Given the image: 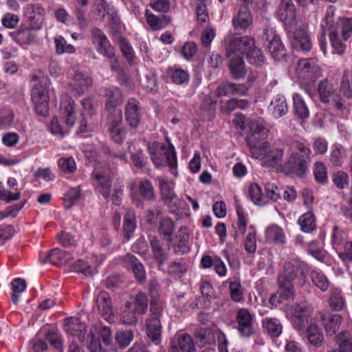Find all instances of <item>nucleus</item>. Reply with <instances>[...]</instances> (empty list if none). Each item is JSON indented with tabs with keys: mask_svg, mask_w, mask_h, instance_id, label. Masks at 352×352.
<instances>
[{
	"mask_svg": "<svg viewBox=\"0 0 352 352\" xmlns=\"http://www.w3.org/2000/svg\"><path fill=\"white\" fill-rule=\"evenodd\" d=\"M295 151H292L281 166V172L286 175H296L303 177L310 164L311 150L303 143L295 141L292 143Z\"/></svg>",
	"mask_w": 352,
	"mask_h": 352,
	"instance_id": "f257e3e1",
	"label": "nucleus"
},
{
	"mask_svg": "<svg viewBox=\"0 0 352 352\" xmlns=\"http://www.w3.org/2000/svg\"><path fill=\"white\" fill-rule=\"evenodd\" d=\"M32 82L33 85L31 96L35 105V110L38 115L45 117L49 113V98L47 90L48 78L44 75H34L32 77Z\"/></svg>",
	"mask_w": 352,
	"mask_h": 352,
	"instance_id": "f03ea898",
	"label": "nucleus"
},
{
	"mask_svg": "<svg viewBox=\"0 0 352 352\" xmlns=\"http://www.w3.org/2000/svg\"><path fill=\"white\" fill-rule=\"evenodd\" d=\"M91 34L93 43L97 44L96 50L98 52L108 60L111 70L114 72H119L120 67L116 56L114 48L110 44L106 35L98 28H93Z\"/></svg>",
	"mask_w": 352,
	"mask_h": 352,
	"instance_id": "7ed1b4c3",
	"label": "nucleus"
},
{
	"mask_svg": "<svg viewBox=\"0 0 352 352\" xmlns=\"http://www.w3.org/2000/svg\"><path fill=\"white\" fill-rule=\"evenodd\" d=\"M149 153L156 167L168 166L171 169L177 168V155L173 145L166 146L157 144L156 148H149Z\"/></svg>",
	"mask_w": 352,
	"mask_h": 352,
	"instance_id": "20e7f679",
	"label": "nucleus"
},
{
	"mask_svg": "<svg viewBox=\"0 0 352 352\" xmlns=\"http://www.w3.org/2000/svg\"><path fill=\"white\" fill-rule=\"evenodd\" d=\"M225 45L228 57L243 56L248 47L253 46V38L247 36H229L225 39Z\"/></svg>",
	"mask_w": 352,
	"mask_h": 352,
	"instance_id": "39448f33",
	"label": "nucleus"
},
{
	"mask_svg": "<svg viewBox=\"0 0 352 352\" xmlns=\"http://www.w3.org/2000/svg\"><path fill=\"white\" fill-rule=\"evenodd\" d=\"M111 168L108 164L97 163L92 177L98 184V190L106 199H110L111 180L110 178Z\"/></svg>",
	"mask_w": 352,
	"mask_h": 352,
	"instance_id": "423d86ee",
	"label": "nucleus"
},
{
	"mask_svg": "<svg viewBox=\"0 0 352 352\" xmlns=\"http://www.w3.org/2000/svg\"><path fill=\"white\" fill-rule=\"evenodd\" d=\"M286 32L294 49L302 52H309L311 49L310 36L304 28H292Z\"/></svg>",
	"mask_w": 352,
	"mask_h": 352,
	"instance_id": "0eeeda50",
	"label": "nucleus"
},
{
	"mask_svg": "<svg viewBox=\"0 0 352 352\" xmlns=\"http://www.w3.org/2000/svg\"><path fill=\"white\" fill-rule=\"evenodd\" d=\"M152 315L146 321V334L153 343L157 345L161 342L162 324L159 316L161 309L151 305Z\"/></svg>",
	"mask_w": 352,
	"mask_h": 352,
	"instance_id": "6e6552de",
	"label": "nucleus"
},
{
	"mask_svg": "<svg viewBox=\"0 0 352 352\" xmlns=\"http://www.w3.org/2000/svg\"><path fill=\"white\" fill-rule=\"evenodd\" d=\"M277 279L294 283L302 286L306 282V275L299 265L294 264L289 261L285 262L283 272L278 275Z\"/></svg>",
	"mask_w": 352,
	"mask_h": 352,
	"instance_id": "1a4fd4ad",
	"label": "nucleus"
},
{
	"mask_svg": "<svg viewBox=\"0 0 352 352\" xmlns=\"http://www.w3.org/2000/svg\"><path fill=\"white\" fill-rule=\"evenodd\" d=\"M259 153V157L264 159L263 164L268 167L276 168L281 171V166L284 162L283 150L282 148H272L269 144L263 146Z\"/></svg>",
	"mask_w": 352,
	"mask_h": 352,
	"instance_id": "9d476101",
	"label": "nucleus"
},
{
	"mask_svg": "<svg viewBox=\"0 0 352 352\" xmlns=\"http://www.w3.org/2000/svg\"><path fill=\"white\" fill-rule=\"evenodd\" d=\"M254 314L247 309L242 308L238 310L236 316L237 330L242 337L249 338L255 332L253 322Z\"/></svg>",
	"mask_w": 352,
	"mask_h": 352,
	"instance_id": "9b49d317",
	"label": "nucleus"
},
{
	"mask_svg": "<svg viewBox=\"0 0 352 352\" xmlns=\"http://www.w3.org/2000/svg\"><path fill=\"white\" fill-rule=\"evenodd\" d=\"M277 17L283 23L286 31L296 26V9L292 0H281Z\"/></svg>",
	"mask_w": 352,
	"mask_h": 352,
	"instance_id": "f8f14e48",
	"label": "nucleus"
},
{
	"mask_svg": "<svg viewBox=\"0 0 352 352\" xmlns=\"http://www.w3.org/2000/svg\"><path fill=\"white\" fill-rule=\"evenodd\" d=\"M45 14V9L39 3H28L25 7L24 17L30 29L39 30L41 28Z\"/></svg>",
	"mask_w": 352,
	"mask_h": 352,
	"instance_id": "ddd939ff",
	"label": "nucleus"
},
{
	"mask_svg": "<svg viewBox=\"0 0 352 352\" xmlns=\"http://www.w3.org/2000/svg\"><path fill=\"white\" fill-rule=\"evenodd\" d=\"M318 91L320 100L324 103H329L331 100L338 109L343 107V102L338 96L336 94V89L331 82L325 79L320 82Z\"/></svg>",
	"mask_w": 352,
	"mask_h": 352,
	"instance_id": "4468645a",
	"label": "nucleus"
},
{
	"mask_svg": "<svg viewBox=\"0 0 352 352\" xmlns=\"http://www.w3.org/2000/svg\"><path fill=\"white\" fill-rule=\"evenodd\" d=\"M157 179L159 182L162 200L164 201V204L167 205L169 208H176L179 199L174 192V183L165 180L160 177H158Z\"/></svg>",
	"mask_w": 352,
	"mask_h": 352,
	"instance_id": "2eb2a0df",
	"label": "nucleus"
},
{
	"mask_svg": "<svg viewBox=\"0 0 352 352\" xmlns=\"http://www.w3.org/2000/svg\"><path fill=\"white\" fill-rule=\"evenodd\" d=\"M342 18L336 16V8L333 6L327 7L324 19L320 23L322 36L326 33L329 35L337 34L340 25V19Z\"/></svg>",
	"mask_w": 352,
	"mask_h": 352,
	"instance_id": "dca6fc26",
	"label": "nucleus"
},
{
	"mask_svg": "<svg viewBox=\"0 0 352 352\" xmlns=\"http://www.w3.org/2000/svg\"><path fill=\"white\" fill-rule=\"evenodd\" d=\"M296 69L309 82H314L320 76V69L314 59L300 60Z\"/></svg>",
	"mask_w": 352,
	"mask_h": 352,
	"instance_id": "f3484780",
	"label": "nucleus"
},
{
	"mask_svg": "<svg viewBox=\"0 0 352 352\" xmlns=\"http://www.w3.org/2000/svg\"><path fill=\"white\" fill-rule=\"evenodd\" d=\"M96 302L101 317L108 322L113 321L114 311L109 295L105 292H101L98 295Z\"/></svg>",
	"mask_w": 352,
	"mask_h": 352,
	"instance_id": "a211bd4d",
	"label": "nucleus"
},
{
	"mask_svg": "<svg viewBox=\"0 0 352 352\" xmlns=\"http://www.w3.org/2000/svg\"><path fill=\"white\" fill-rule=\"evenodd\" d=\"M126 121L131 127L136 128L140 120V103L135 98L128 99L125 105Z\"/></svg>",
	"mask_w": 352,
	"mask_h": 352,
	"instance_id": "6ab92c4d",
	"label": "nucleus"
},
{
	"mask_svg": "<svg viewBox=\"0 0 352 352\" xmlns=\"http://www.w3.org/2000/svg\"><path fill=\"white\" fill-rule=\"evenodd\" d=\"M320 320L327 336L336 335L342 323V317L336 314L321 313Z\"/></svg>",
	"mask_w": 352,
	"mask_h": 352,
	"instance_id": "aec40b11",
	"label": "nucleus"
},
{
	"mask_svg": "<svg viewBox=\"0 0 352 352\" xmlns=\"http://www.w3.org/2000/svg\"><path fill=\"white\" fill-rule=\"evenodd\" d=\"M87 326L78 318L71 317L65 320V330L74 337L78 338L80 342L85 340Z\"/></svg>",
	"mask_w": 352,
	"mask_h": 352,
	"instance_id": "412c9836",
	"label": "nucleus"
},
{
	"mask_svg": "<svg viewBox=\"0 0 352 352\" xmlns=\"http://www.w3.org/2000/svg\"><path fill=\"white\" fill-rule=\"evenodd\" d=\"M240 6L237 14L232 19V24L235 30L240 31L248 28L252 23L250 9L246 2Z\"/></svg>",
	"mask_w": 352,
	"mask_h": 352,
	"instance_id": "4be33fe9",
	"label": "nucleus"
},
{
	"mask_svg": "<svg viewBox=\"0 0 352 352\" xmlns=\"http://www.w3.org/2000/svg\"><path fill=\"white\" fill-rule=\"evenodd\" d=\"M123 261L126 266L132 270L136 280L143 283L146 279V272L143 264L133 254H126Z\"/></svg>",
	"mask_w": 352,
	"mask_h": 352,
	"instance_id": "5701e85b",
	"label": "nucleus"
},
{
	"mask_svg": "<svg viewBox=\"0 0 352 352\" xmlns=\"http://www.w3.org/2000/svg\"><path fill=\"white\" fill-rule=\"evenodd\" d=\"M268 111L274 118H279L285 116L288 112V105L284 96L276 95L272 100Z\"/></svg>",
	"mask_w": 352,
	"mask_h": 352,
	"instance_id": "b1692460",
	"label": "nucleus"
},
{
	"mask_svg": "<svg viewBox=\"0 0 352 352\" xmlns=\"http://www.w3.org/2000/svg\"><path fill=\"white\" fill-rule=\"evenodd\" d=\"M148 240L151 248L153 258L160 268L164 265L167 260V254L164 250L163 243L157 237L153 236H149Z\"/></svg>",
	"mask_w": 352,
	"mask_h": 352,
	"instance_id": "393cba45",
	"label": "nucleus"
},
{
	"mask_svg": "<svg viewBox=\"0 0 352 352\" xmlns=\"http://www.w3.org/2000/svg\"><path fill=\"white\" fill-rule=\"evenodd\" d=\"M92 85V79L83 73L76 71L70 85L72 90L81 95Z\"/></svg>",
	"mask_w": 352,
	"mask_h": 352,
	"instance_id": "a878e982",
	"label": "nucleus"
},
{
	"mask_svg": "<svg viewBox=\"0 0 352 352\" xmlns=\"http://www.w3.org/2000/svg\"><path fill=\"white\" fill-rule=\"evenodd\" d=\"M74 105V101L71 98H64L60 103V111L65 124L70 127L74 125L76 121Z\"/></svg>",
	"mask_w": 352,
	"mask_h": 352,
	"instance_id": "bb28decb",
	"label": "nucleus"
},
{
	"mask_svg": "<svg viewBox=\"0 0 352 352\" xmlns=\"http://www.w3.org/2000/svg\"><path fill=\"white\" fill-rule=\"evenodd\" d=\"M195 346L192 337L188 334L178 336L171 347L170 352H195Z\"/></svg>",
	"mask_w": 352,
	"mask_h": 352,
	"instance_id": "cd10ccee",
	"label": "nucleus"
},
{
	"mask_svg": "<svg viewBox=\"0 0 352 352\" xmlns=\"http://www.w3.org/2000/svg\"><path fill=\"white\" fill-rule=\"evenodd\" d=\"M230 58L229 69L231 76L236 80L245 77L247 69L242 56L228 57Z\"/></svg>",
	"mask_w": 352,
	"mask_h": 352,
	"instance_id": "c85d7f7f",
	"label": "nucleus"
},
{
	"mask_svg": "<svg viewBox=\"0 0 352 352\" xmlns=\"http://www.w3.org/2000/svg\"><path fill=\"white\" fill-rule=\"evenodd\" d=\"M179 232L177 236L178 242L169 243L168 247H172L175 254L183 255L190 251L188 245L189 234L186 231H183L182 229H180Z\"/></svg>",
	"mask_w": 352,
	"mask_h": 352,
	"instance_id": "c756f323",
	"label": "nucleus"
},
{
	"mask_svg": "<svg viewBox=\"0 0 352 352\" xmlns=\"http://www.w3.org/2000/svg\"><path fill=\"white\" fill-rule=\"evenodd\" d=\"M265 136L261 135H248L246 138V142L250 148L251 155L253 157L258 159L259 152L263 146L269 144L267 142L263 141Z\"/></svg>",
	"mask_w": 352,
	"mask_h": 352,
	"instance_id": "7c9ffc66",
	"label": "nucleus"
},
{
	"mask_svg": "<svg viewBox=\"0 0 352 352\" xmlns=\"http://www.w3.org/2000/svg\"><path fill=\"white\" fill-rule=\"evenodd\" d=\"M294 113L302 120L307 119L309 115L308 107L302 96L298 93L293 95Z\"/></svg>",
	"mask_w": 352,
	"mask_h": 352,
	"instance_id": "2f4dec72",
	"label": "nucleus"
},
{
	"mask_svg": "<svg viewBox=\"0 0 352 352\" xmlns=\"http://www.w3.org/2000/svg\"><path fill=\"white\" fill-rule=\"evenodd\" d=\"M71 258L70 254L58 248L51 250L43 260V263L49 262L54 265H61Z\"/></svg>",
	"mask_w": 352,
	"mask_h": 352,
	"instance_id": "473e14b6",
	"label": "nucleus"
},
{
	"mask_svg": "<svg viewBox=\"0 0 352 352\" xmlns=\"http://www.w3.org/2000/svg\"><path fill=\"white\" fill-rule=\"evenodd\" d=\"M104 117L109 129L117 128L122 120V111L117 109H104Z\"/></svg>",
	"mask_w": 352,
	"mask_h": 352,
	"instance_id": "72a5a7b5",
	"label": "nucleus"
},
{
	"mask_svg": "<svg viewBox=\"0 0 352 352\" xmlns=\"http://www.w3.org/2000/svg\"><path fill=\"white\" fill-rule=\"evenodd\" d=\"M139 314L131 305V302H126L120 313L121 322L126 325H135L138 320Z\"/></svg>",
	"mask_w": 352,
	"mask_h": 352,
	"instance_id": "f704fd0d",
	"label": "nucleus"
},
{
	"mask_svg": "<svg viewBox=\"0 0 352 352\" xmlns=\"http://www.w3.org/2000/svg\"><path fill=\"white\" fill-rule=\"evenodd\" d=\"M336 342L338 346V351L349 352L352 350V334L347 331H343L336 335Z\"/></svg>",
	"mask_w": 352,
	"mask_h": 352,
	"instance_id": "c9c22d12",
	"label": "nucleus"
},
{
	"mask_svg": "<svg viewBox=\"0 0 352 352\" xmlns=\"http://www.w3.org/2000/svg\"><path fill=\"white\" fill-rule=\"evenodd\" d=\"M267 240L274 242L278 245H283L286 242V236L283 230L276 226H269L265 232Z\"/></svg>",
	"mask_w": 352,
	"mask_h": 352,
	"instance_id": "e433bc0d",
	"label": "nucleus"
},
{
	"mask_svg": "<svg viewBox=\"0 0 352 352\" xmlns=\"http://www.w3.org/2000/svg\"><path fill=\"white\" fill-rule=\"evenodd\" d=\"M307 337L310 344L319 346L323 342L324 336L319 327L315 323H310L307 329Z\"/></svg>",
	"mask_w": 352,
	"mask_h": 352,
	"instance_id": "4c0bfd02",
	"label": "nucleus"
},
{
	"mask_svg": "<svg viewBox=\"0 0 352 352\" xmlns=\"http://www.w3.org/2000/svg\"><path fill=\"white\" fill-rule=\"evenodd\" d=\"M245 55L246 56L248 62L252 65L259 67L264 64L265 58L261 50L255 46V41L254 39L253 46H251L250 48L248 47Z\"/></svg>",
	"mask_w": 352,
	"mask_h": 352,
	"instance_id": "58836bf2",
	"label": "nucleus"
},
{
	"mask_svg": "<svg viewBox=\"0 0 352 352\" xmlns=\"http://www.w3.org/2000/svg\"><path fill=\"white\" fill-rule=\"evenodd\" d=\"M135 228V211L133 209H127L124 219V234L127 239L131 237Z\"/></svg>",
	"mask_w": 352,
	"mask_h": 352,
	"instance_id": "ea45409f",
	"label": "nucleus"
},
{
	"mask_svg": "<svg viewBox=\"0 0 352 352\" xmlns=\"http://www.w3.org/2000/svg\"><path fill=\"white\" fill-rule=\"evenodd\" d=\"M148 302V300L146 295L142 292H139L134 297L133 301L131 302V305L135 313H138L139 316H142L146 313Z\"/></svg>",
	"mask_w": 352,
	"mask_h": 352,
	"instance_id": "a19ab883",
	"label": "nucleus"
},
{
	"mask_svg": "<svg viewBox=\"0 0 352 352\" xmlns=\"http://www.w3.org/2000/svg\"><path fill=\"white\" fill-rule=\"evenodd\" d=\"M267 48L272 56L276 60H281L286 56V49L280 38L269 43Z\"/></svg>",
	"mask_w": 352,
	"mask_h": 352,
	"instance_id": "79ce46f5",
	"label": "nucleus"
},
{
	"mask_svg": "<svg viewBox=\"0 0 352 352\" xmlns=\"http://www.w3.org/2000/svg\"><path fill=\"white\" fill-rule=\"evenodd\" d=\"M278 281V294L280 298L285 300H293L295 298L296 293L294 289V283L285 282L277 279Z\"/></svg>",
	"mask_w": 352,
	"mask_h": 352,
	"instance_id": "37998d69",
	"label": "nucleus"
},
{
	"mask_svg": "<svg viewBox=\"0 0 352 352\" xmlns=\"http://www.w3.org/2000/svg\"><path fill=\"white\" fill-rule=\"evenodd\" d=\"M138 192L145 200L154 201L156 199L154 187L147 179L141 180L138 184Z\"/></svg>",
	"mask_w": 352,
	"mask_h": 352,
	"instance_id": "c03bdc74",
	"label": "nucleus"
},
{
	"mask_svg": "<svg viewBox=\"0 0 352 352\" xmlns=\"http://www.w3.org/2000/svg\"><path fill=\"white\" fill-rule=\"evenodd\" d=\"M14 41L20 45L29 44L34 40L30 28L21 27L17 30L11 33Z\"/></svg>",
	"mask_w": 352,
	"mask_h": 352,
	"instance_id": "a18cd8bd",
	"label": "nucleus"
},
{
	"mask_svg": "<svg viewBox=\"0 0 352 352\" xmlns=\"http://www.w3.org/2000/svg\"><path fill=\"white\" fill-rule=\"evenodd\" d=\"M264 330L272 337H278L282 332V325L276 318H266L263 320Z\"/></svg>",
	"mask_w": 352,
	"mask_h": 352,
	"instance_id": "49530a36",
	"label": "nucleus"
},
{
	"mask_svg": "<svg viewBox=\"0 0 352 352\" xmlns=\"http://www.w3.org/2000/svg\"><path fill=\"white\" fill-rule=\"evenodd\" d=\"M106 96L107 101L104 109H117V107L123 102L122 94L120 89L117 88L108 90Z\"/></svg>",
	"mask_w": 352,
	"mask_h": 352,
	"instance_id": "de8ad7c7",
	"label": "nucleus"
},
{
	"mask_svg": "<svg viewBox=\"0 0 352 352\" xmlns=\"http://www.w3.org/2000/svg\"><path fill=\"white\" fill-rule=\"evenodd\" d=\"M142 87L150 91L156 92L158 90V85L155 74L152 71H148L140 79Z\"/></svg>",
	"mask_w": 352,
	"mask_h": 352,
	"instance_id": "09e8293b",
	"label": "nucleus"
},
{
	"mask_svg": "<svg viewBox=\"0 0 352 352\" xmlns=\"http://www.w3.org/2000/svg\"><path fill=\"white\" fill-rule=\"evenodd\" d=\"M298 223L302 230L307 233L314 231L316 227L315 217L311 212L301 215L298 219Z\"/></svg>",
	"mask_w": 352,
	"mask_h": 352,
	"instance_id": "8fccbe9b",
	"label": "nucleus"
},
{
	"mask_svg": "<svg viewBox=\"0 0 352 352\" xmlns=\"http://www.w3.org/2000/svg\"><path fill=\"white\" fill-rule=\"evenodd\" d=\"M81 189L80 187L71 188L64 195V206L65 209H69L80 198Z\"/></svg>",
	"mask_w": 352,
	"mask_h": 352,
	"instance_id": "3c124183",
	"label": "nucleus"
},
{
	"mask_svg": "<svg viewBox=\"0 0 352 352\" xmlns=\"http://www.w3.org/2000/svg\"><path fill=\"white\" fill-rule=\"evenodd\" d=\"M248 105V102L247 100L231 99L228 100L225 104H222L221 108L223 113L229 114L236 109H245Z\"/></svg>",
	"mask_w": 352,
	"mask_h": 352,
	"instance_id": "603ef678",
	"label": "nucleus"
},
{
	"mask_svg": "<svg viewBox=\"0 0 352 352\" xmlns=\"http://www.w3.org/2000/svg\"><path fill=\"white\" fill-rule=\"evenodd\" d=\"M329 303L331 309L335 311H340L344 307V300L338 289H331Z\"/></svg>",
	"mask_w": 352,
	"mask_h": 352,
	"instance_id": "864d4df0",
	"label": "nucleus"
},
{
	"mask_svg": "<svg viewBox=\"0 0 352 352\" xmlns=\"http://www.w3.org/2000/svg\"><path fill=\"white\" fill-rule=\"evenodd\" d=\"M248 192L249 196L253 203L257 205H263L265 204L261 188L257 184H251L249 186Z\"/></svg>",
	"mask_w": 352,
	"mask_h": 352,
	"instance_id": "5fc2aeb1",
	"label": "nucleus"
},
{
	"mask_svg": "<svg viewBox=\"0 0 352 352\" xmlns=\"http://www.w3.org/2000/svg\"><path fill=\"white\" fill-rule=\"evenodd\" d=\"M174 223L170 219H164L161 221L159 227V232L161 235L167 236V241L172 243V234L174 231Z\"/></svg>",
	"mask_w": 352,
	"mask_h": 352,
	"instance_id": "6e6d98bb",
	"label": "nucleus"
},
{
	"mask_svg": "<svg viewBox=\"0 0 352 352\" xmlns=\"http://www.w3.org/2000/svg\"><path fill=\"white\" fill-rule=\"evenodd\" d=\"M197 343L200 346H204L207 343H210L214 340V336L211 330L206 328L197 329L195 332Z\"/></svg>",
	"mask_w": 352,
	"mask_h": 352,
	"instance_id": "4d7b16f0",
	"label": "nucleus"
},
{
	"mask_svg": "<svg viewBox=\"0 0 352 352\" xmlns=\"http://www.w3.org/2000/svg\"><path fill=\"white\" fill-rule=\"evenodd\" d=\"M311 278L313 283L318 288L323 292L327 290L329 283L327 278L322 273L317 271H313L311 273Z\"/></svg>",
	"mask_w": 352,
	"mask_h": 352,
	"instance_id": "13d9d810",
	"label": "nucleus"
},
{
	"mask_svg": "<svg viewBox=\"0 0 352 352\" xmlns=\"http://www.w3.org/2000/svg\"><path fill=\"white\" fill-rule=\"evenodd\" d=\"M346 239V234L338 227L333 228L332 234V245L336 250H338L342 246H344Z\"/></svg>",
	"mask_w": 352,
	"mask_h": 352,
	"instance_id": "bf43d9fd",
	"label": "nucleus"
},
{
	"mask_svg": "<svg viewBox=\"0 0 352 352\" xmlns=\"http://www.w3.org/2000/svg\"><path fill=\"white\" fill-rule=\"evenodd\" d=\"M113 41L118 42L123 56L128 62L131 63L133 60L134 53L133 48L129 45L126 39L122 36L120 38H117Z\"/></svg>",
	"mask_w": 352,
	"mask_h": 352,
	"instance_id": "052dcab7",
	"label": "nucleus"
},
{
	"mask_svg": "<svg viewBox=\"0 0 352 352\" xmlns=\"http://www.w3.org/2000/svg\"><path fill=\"white\" fill-rule=\"evenodd\" d=\"M172 81L177 85H182L187 82L189 75L187 72L180 69H172L168 71Z\"/></svg>",
	"mask_w": 352,
	"mask_h": 352,
	"instance_id": "680f3d73",
	"label": "nucleus"
},
{
	"mask_svg": "<svg viewBox=\"0 0 352 352\" xmlns=\"http://www.w3.org/2000/svg\"><path fill=\"white\" fill-rule=\"evenodd\" d=\"M229 289L231 298L236 302L243 300V290L241 285L238 280H231L229 283Z\"/></svg>",
	"mask_w": 352,
	"mask_h": 352,
	"instance_id": "e2e57ef3",
	"label": "nucleus"
},
{
	"mask_svg": "<svg viewBox=\"0 0 352 352\" xmlns=\"http://www.w3.org/2000/svg\"><path fill=\"white\" fill-rule=\"evenodd\" d=\"M186 271V265L182 261H172L168 265L167 273L170 275L180 277Z\"/></svg>",
	"mask_w": 352,
	"mask_h": 352,
	"instance_id": "0e129e2a",
	"label": "nucleus"
},
{
	"mask_svg": "<svg viewBox=\"0 0 352 352\" xmlns=\"http://www.w3.org/2000/svg\"><path fill=\"white\" fill-rule=\"evenodd\" d=\"M133 338V332L131 330L119 331L116 336V340L120 347L128 346Z\"/></svg>",
	"mask_w": 352,
	"mask_h": 352,
	"instance_id": "69168bd1",
	"label": "nucleus"
},
{
	"mask_svg": "<svg viewBox=\"0 0 352 352\" xmlns=\"http://www.w3.org/2000/svg\"><path fill=\"white\" fill-rule=\"evenodd\" d=\"M340 34L343 40L346 41L352 32V18H342L340 19Z\"/></svg>",
	"mask_w": 352,
	"mask_h": 352,
	"instance_id": "338daca9",
	"label": "nucleus"
},
{
	"mask_svg": "<svg viewBox=\"0 0 352 352\" xmlns=\"http://www.w3.org/2000/svg\"><path fill=\"white\" fill-rule=\"evenodd\" d=\"M314 176L316 180L320 183L324 184L327 181V172L324 164L322 162H316L315 164Z\"/></svg>",
	"mask_w": 352,
	"mask_h": 352,
	"instance_id": "774afa93",
	"label": "nucleus"
}]
</instances>
